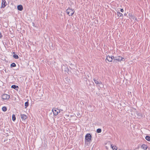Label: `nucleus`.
I'll use <instances>...</instances> for the list:
<instances>
[{"label":"nucleus","mask_w":150,"mask_h":150,"mask_svg":"<svg viewBox=\"0 0 150 150\" xmlns=\"http://www.w3.org/2000/svg\"><path fill=\"white\" fill-rule=\"evenodd\" d=\"M91 136L90 134L88 133L86 134L85 137V144H86L87 142L91 141Z\"/></svg>","instance_id":"1"},{"label":"nucleus","mask_w":150,"mask_h":150,"mask_svg":"<svg viewBox=\"0 0 150 150\" xmlns=\"http://www.w3.org/2000/svg\"><path fill=\"white\" fill-rule=\"evenodd\" d=\"M67 13L69 16H72L74 13V11L71 9L68 8L66 10Z\"/></svg>","instance_id":"2"},{"label":"nucleus","mask_w":150,"mask_h":150,"mask_svg":"<svg viewBox=\"0 0 150 150\" xmlns=\"http://www.w3.org/2000/svg\"><path fill=\"white\" fill-rule=\"evenodd\" d=\"M10 98V96L6 94H4L2 96V98L4 100H8Z\"/></svg>","instance_id":"3"},{"label":"nucleus","mask_w":150,"mask_h":150,"mask_svg":"<svg viewBox=\"0 0 150 150\" xmlns=\"http://www.w3.org/2000/svg\"><path fill=\"white\" fill-rule=\"evenodd\" d=\"M113 59H114V60H117L118 61H120L122 60L123 59V58L122 57L120 56H118L117 57H114V56H113Z\"/></svg>","instance_id":"4"},{"label":"nucleus","mask_w":150,"mask_h":150,"mask_svg":"<svg viewBox=\"0 0 150 150\" xmlns=\"http://www.w3.org/2000/svg\"><path fill=\"white\" fill-rule=\"evenodd\" d=\"M7 4L5 0H2L1 8H4L6 5Z\"/></svg>","instance_id":"5"},{"label":"nucleus","mask_w":150,"mask_h":150,"mask_svg":"<svg viewBox=\"0 0 150 150\" xmlns=\"http://www.w3.org/2000/svg\"><path fill=\"white\" fill-rule=\"evenodd\" d=\"M57 109L56 108H53L52 109V111L53 112L54 115L56 116L58 115L57 113Z\"/></svg>","instance_id":"6"},{"label":"nucleus","mask_w":150,"mask_h":150,"mask_svg":"<svg viewBox=\"0 0 150 150\" xmlns=\"http://www.w3.org/2000/svg\"><path fill=\"white\" fill-rule=\"evenodd\" d=\"M113 56H112L111 57L109 56H108L107 57L106 59L109 62H111L112 61V57Z\"/></svg>","instance_id":"7"},{"label":"nucleus","mask_w":150,"mask_h":150,"mask_svg":"<svg viewBox=\"0 0 150 150\" xmlns=\"http://www.w3.org/2000/svg\"><path fill=\"white\" fill-rule=\"evenodd\" d=\"M21 117L22 120H25L27 118V115L24 114H21Z\"/></svg>","instance_id":"8"},{"label":"nucleus","mask_w":150,"mask_h":150,"mask_svg":"<svg viewBox=\"0 0 150 150\" xmlns=\"http://www.w3.org/2000/svg\"><path fill=\"white\" fill-rule=\"evenodd\" d=\"M11 88L17 91L18 90V89L19 88L18 86L15 85H12L11 86Z\"/></svg>","instance_id":"9"},{"label":"nucleus","mask_w":150,"mask_h":150,"mask_svg":"<svg viewBox=\"0 0 150 150\" xmlns=\"http://www.w3.org/2000/svg\"><path fill=\"white\" fill-rule=\"evenodd\" d=\"M141 147L142 149H144V150H146V149L147 148V146L145 144H142L141 146Z\"/></svg>","instance_id":"10"},{"label":"nucleus","mask_w":150,"mask_h":150,"mask_svg":"<svg viewBox=\"0 0 150 150\" xmlns=\"http://www.w3.org/2000/svg\"><path fill=\"white\" fill-rule=\"evenodd\" d=\"M93 81L95 82V83L96 84H102V82L100 81H97V80L95 79H93Z\"/></svg>","instance_id":"11"},{"label":"nucleus","mask_w":150,"mask_h":150,"mask_svg":"<svg viewBox=\"0 0 150 150\" xmlns=\"http://www.w3.org/2000/svg\"><path fill=\"white\" fill-rule=\"evenodd\" d=\"M17 8L18 10L21 11L23 9V7L21 5H19L18 6Z\"/></svg>","instance_id":"12"},{"label":"nucleus","mask_w":150,"mask_h":150,"mask_svg":"<svg viewBox=\"0 0 150 150\" xmlns=\"http://www.w3.org/2000/svg\"><path fill=\"white\" fill-rule=\"evenodd\" d=\"M111 146L113 150H117V147L116 146H114L113 145L111 144Z\"/></svg>","instance_id":"13"},{"label":"nucleus","mask_w":150,"mask_h":150,"mask_svg":"<svg viewBox=\"0 0 150 150\" xmlns=\"http://www.w3.org/2000/svg\"><path fill=\"white\" fill-rule=\"evenodd\" d=\"M117 13L118 16L120 17H122L123 16V14L120 12H117Z\"/></svg>","instance_id":"14"},{"label":"nucleus","mask_w":150,"mask_h":150,"mask_svg":"<svg viewBox=\"0 0 150 150\" xmlns=\"http://www.w3.org/2000/svg\"><path fill=\"white\" fill-rule=\"evenodd\" d=\"M16 66V65L14 63H13L11 64V67L12 68L13 67H15Z\"/></svg>","instance_id":"15"},{"label":"nucleus","mask_w":150,"mask_h":150,"mask_svg":"<svg viewBox=\"0 0 150 150\" xmlns=\"http://www.w3.org/2000/svg\"><path fill=\"white\" fill-rule=\"evenodd\" d=\"M12 120L13 121H15L16 120V117L14 114H13L12 116Z\"/></svg>","instance_id":"16"},{"label":"nucleus","mask_w":150,"mask_h":150,"mask_svg":"<svg viewBox=\"0 0 150 150\" xmlns=\"http://www.w3.org/2000/svg\"><path fill=\"white\" fill-rule=\"evenodd\" d=\"M145 139L148 141H150V137L146 136L145 137Z\"/></svg>","instance_id":"17"},{"label":"nucleus","mask_w":150,"mask_h":150,"mask_svg":"<svg viewBox=\"0 0 150 150\" xmlns=\"http://www.w3.org/2000/svg\"><path fill=\"white\" fill-rule=\"evenodd\" d=\"M13 57L15 59H18L19 58L18 56L17 55L14 54L13 55Z\"/></svg>","instance_id":"18"},{"label":"nucleus","mask_w":150,"mask_h":150,"mask_svg":"<svg viewBox=\"0 0 150 150\" xmlns=\"http://www.w3.org/2000/svg\"><path fill=\"white\" fill-rule=\"evenodd\" d=\"M2 110L4 112H5L7 110V108L6 107L4 106L2 107Z\"/></svg>","instance_id":"19"},{"label":"nucleus","mask_w":150,"mask_h":150,"mask_svg":"<svg viewBox=\"0 0 150 150\" xmlns=\"http://www.w3.org/2000/svg\"><path fill=\"white\" fill-rule=\"evenodd\" d=\"M25 108H26L27 107H28L29 105V103L28 101H27L25 102Z\"/></svg>","instance_id":"20"},{"label":"nucleus","mask_w":150,"mask_h":150,"mask_svg":"<svg viewBox=\"0 0 150 150\" xmlns=\"http://www.w3.org/2000/svg\"><path fill=\"white\" fill-rule=\"evenodd\" d=\"M96 132L98 133H100L101 132V129H100L98 128L97 129Z\"/></svg>","instance_id":"21"},{"label":"nucleus","mask_w":150,"mask_h":150,"mask_svg":"<svg viewBox=\"0 0 150 150\" xmlns=\"http://www.w3.org/2000/svg\"><path fill=\"white\" fill-rule=\"evenodd\" d=\"M129 18H130L131 17V18H132L133 19H134V18H135V17H134L133 16H132V15L130 14L129 13Z\"/></svg>","instance_id":"22"},{"label":"nucleus","mask_w":150,"mask_h":150,"mask_svg":"<svg viewBox=\"0 0 150 150\" xmlns=\"http://www.w3.org/2000/svg\"><path fill=\"white\" fill-rule=\"evenodd\" d=\"M57 113H58V114L60 113V110H59V109H57Z\"/></svg>","instance_id":"23"},{"label":"nucleus","mask_w":150,"mask_h":150,"mask_svg":"<svg viewBox=\"0 0 150 150\" xmlns=\"http://www.w3.org/2000/svg\"><path fill=\"white\" fill-rule=\"evenodd\" d=\"M2 37V35L1 33H0V38H1Z\"/></svg>","instance_id":"24"},{"label":"nucleus","mask_w":150,"mask_h":150,"mask_svg":"<svg viewBox=\"0 0 150 150\" xmlns=\"http://www.w3.org/2000/svg\"><path fill=\"white\" fill-rule=\"evenodd\" d=\"M120 11L122 12H123L124 11V10H123V9H121Z\"/></svg>","instance_id":"25"},{"label":"nucleus","mask_w":150,"mask_h":150,"mask_svg":"<svg viewBox=\"0 0 150 150\" xmlns=\"http://www.w3.org/2000/svg\"><path fill=\"white\" fill-rule=\"evenodd\" d=\"M126 14H126L125 13V14H124V15H125V16H126Z\"/></svg>","instance_id":"26"},{"label":"nucleus","mask_w":150,"mask_h":150,"mask_svg":"<svg viewBox=\"0 0 150 150\" xmlns=\"http://www.w3.org/2000/svg\"><path fill=\"white\" fill-rule=\"evenodd\" d=\"M13 54H15V52H13Z\"/></svg>","instance_id":"27"}]
</instances>
